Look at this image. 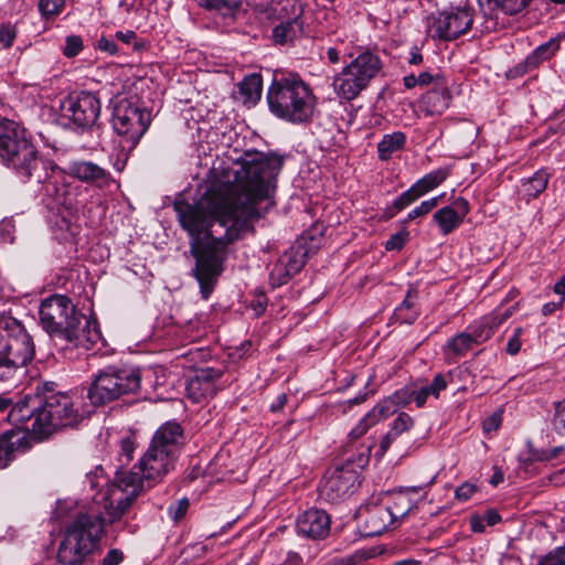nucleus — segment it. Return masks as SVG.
Segmentation results:
<instances>
[{"instance_id": "f257e3e1", "label": "nucleus", "mask_w": 565, "mask_h": 565, "mask_svg": "<svg viewBox=\"0 0 565 565\" xmlns=\"http://www.w3.org/2000/svg\"><path fill=\"white\" fill-rule=\"evenodd\" d=\"M282 163L284 158L276 153L246 151L236 162L230 195L195 204L174 202L178 220L191 237L193 275L203 299L211 296L224 270L227 245L252 232L253 222L274 205L271 193Z\"/></svg>"}, {"instance_id": "f03ea898", "label": "nucleus", "mask_w": 565, "mask_h": 565, "mask_svg": "<svg viewBox=\"0 0 565 565\" xmlns=\"http://www.w3.org/2000/svg\"><path fill=\"white\" fill-rule=\"evenodd\" d=\"M183 445L180 424L167 422L157 429L138 465L129 471H117L114 484L105 491L116 502V508L108 511L110 521L120 519L141 491L174 470Z\"/></svg>"}, {"instance_id": "7ed1b4c3", "label": "nucleus", "mask_w": 565, "mask_h": 565, "mask_svg": "<svg viewBox=\"0 0 565 565\" xmlns=\"http://www.w3.org/2000/svg\"><path fill=\"white\" fill-rule=\"evenodd\" d=\"M83 419L74 399L67 394H53L41 401L36 396L26 395L19 402L12 401L8 413V422L25 436L30 431L42 439L53 431L74 427Z\"/></svg>"}, {"instance_id": "20e7f679", "label": "nucleus", "mask_w": 565, "mask_h": 565, "mask_svg": "<svg viewBox=\"0 0 565 565\" xmlns=\"http://www.w3.org/2000/svg\"><path fill=\"white\" fill-rule=\"evenodd\" d=\"M39 315L41 326L52 338L75 347L90 349L102 338L96 320L79 313L66 296L54 295L43 300Z\"/></svg>"}, {"instance_id": "39448f33", "label": "nucleus", "mask_w": 565, "mask_h": 565, "mask_svg": "<svg viewBox=\"0 0 565 565\" xmlns=\"http://www.w3.org/2000/svg\"><path fill=\"white\" fill-rule=\"evenodd\" d=\"M97 497H100L105 512L92 510L89 513L79 514L66 527L57 550V561L62 565H83L97 546L104 531V523L111 522L108 511L116 508L114 500L100 490L93 497L96 502H98Z\"/></svg>"}, {"instance_id": "423d86ee", "label": "nucleus", "mask_w": 565, "mask_h": 565, "mask_svg": "<svg viewBox=\"0 0 565 565\" xmlns=\"http://www.w3.org/2000/svg\"><path fill=\"white\" fill-rule=\"evenodd\" d=\"M266 99L274 116L292 124L310 121L317 105L312 89L297 73L276 75Z\"/></svg>"}, {"instance_id": "0eeeda50", "label": "nucleus", "mask_w": 565, "mask_h": 565, "mask_svg": "<svg viewBox=\"0 0 565 565\" xmlns=\"http://www.w3.org/2000/svg\"><path fill=\"white\" fill-rule=\"evenodd\" d=\"M0 160L23 181L35 179L42 182L46 177L41 171L43 162L35 146L28 139L25 130L12 120L0 121Z\"/></svg>"}, {"instance_id": "6e6552de", "label": "nucleus", "mask_w": 565, "mask_h": 565, "mask_svg": "<svg viewBox=\"0 0 565 565\" xmlns=\"http://www.w3.org/2000/svg\"><path fill=\"white\" fill-rule=\"evenodd\" d=\"M35 347L26 329L15 319L0 322V382H17L33 360Z\"/></svg>"}, {"instance_id": "1a4fd4ad", "label": "nucleus", "mask_w": 565, "mask_h": 565, "mask_svg": "<svg viewBox=\"0 0 565 565\" xmlns=\"http://www.w3.org/2000/svg\"><path fill=\"white\" fill-rule=\"evenodd\" d=\"M382 68L381 57L364 51L334 75L333 90L339 98L353 100L380 75Z\"/></svg>"}, {"instance_id": "9d476101", "label": "nucleus", "mask_w": 565, "mask_h": 565, "mask_svg": "<svg viewBox=\"0 0 565 565\" xmlns=\"http://www.w3.org/2000/svg\"><path fill=\"white\" fill-rule=\"evenodd\" d=\"M140 383L139 369L108 366L94 376L88 398L93 405H105L124 395L136 393L140 388Z\"/></svg>"}, {"instance_id": "9b49d317", "label": "nucleus", "mask_w": 565, "mask_h": 565, "mask_svg": "<svg viewBox=\"0 0 565 565\" xmlns=\"http://www.w3.org/2000/svg\"><path fill=\"white\" fill-rule=\"evenodd\" d=\"M151 122V115L146 107L131 98H120L114 107L111 126L119 137L122 150L132 151Z\"/></svg>"}, {"instance_id": "f8f14e48", "label": "nucleus", "mask_w": 565, "mask_h": 565, "mask_svg": "<svg viewBox=\"0 0 565 565\" xmlns=\"http://www.w3.org/2000/svg\"><path fill=\"white\" fill-rule=\"evenodd\" d=\"M360 473L353 466L351 458L343 465L330 468L324 475L320 487V497L330 502L338 503L351 495L360 484Z\"/></svg>"}, {"instance_id": "ddd939ff", "label": "nucleus", "mask_w": 565, "mask_h": 565, "mask_svg": "<svg viewBox=\"0 0 565 565\" xmlns=\"http://www.w3.org/2000/svg\"><path fill=\"white\" fill-rule=\"evenodd\" d=\"M473 22L472 9L450 8L427 19V28L434 39L451 41L467 33Z\"/></svg>"}, {"instance_id": "4468645a", "label": "nucleus", "mask_w": 565, "mask_h": 565, "mask_svg": "<svg viewBox=\"0 0 565 565\" xmlns=\"http://www.w3.org/2000/svg\"><path fill=\"white\" fill-rule=\"evenodd\" d=\"M100 102L93 93L81 92L71 95L61 103V118L66 120L65 125H73L75 128H92L100 114Z\"/></svg>"}, {"instance_id": "2eb2a0df", "label": "nucleus", "mask_w": 565, "mask_h": 565, "mask_svg": "<svg viewBox=\"0 0 565 565\" xmlns=\"http://www.w3.org/2000/svg\"><path fill=\"white\" fill-rule=\"evenodd\" d=\"M223 376L222 369L195 367L193 374L186 381V397L194 403H203L213 398L220 390V381Z\"/></svg>"}, {"instance_id": "dca6fc26", "label": "nucleus", "mask_w": 565, "mask_h": 565, "mask_svg": "<svg viewBox=\"0 0 565 565\" xmlns=\"http://www.w3.org/2000/svg\"><path fill=\"white\" fill-rule=\"evenodd\" d=\"M298 535L318 541L324 540L331 530V518L321 509H309L300 513L296 520Z\"/></svg>"}, {"instance_id": "f3484780", "label": "nucleus", "mask_w": 565, "mask_h": 565, "mask_svg": "<svg viewBox=\"0 0 565 565\" xmlns=\"http://www.w3.org/2000/svg\"><path fill=\"white\" fill-rule=\"evenodd\" d=\"M67 173L82 182L96 186L108 184L111 179L110 173L103 167L93 161L75 160L68 163Z\"/></svg>"}, {"instance_id": "a211bd4d", "label": "nucleus", "mask_w": 565, "mask_h": 565, "mask_svg": "<svg viewBox=\"0 0 565 565\" xmlns=\"http://www.w3.org/2000/svg\"><path fill=\"white\" fill-rule=\"evenodd\" d=\"M451 99L452 96L448 88V83H440L422 96L419 108L427 116H438L448 109Z\"/></svg>"}, {"instance_id": "6ab92c4d", "label": "nucleus", "mask_w": 565, "mask_h": 565, "mask_svg": "<svg viewBox=\"0 0 565 565\" xmlns=\"http://www.w3.org/2000/svg\"><path fill=\"white\" fill-rule=\"evenodd\" d=\"M514 311V307L504 311H495L490 316L483 317L469 328V332L473 335L476 344L486 342L494 333V331L509 319Z\"/></svg>"}, {"instance_id": "aec40b11", "label": "nucleus", "mask_w": 565, "mask_h": 565, "mask_svg": "<svg viewBox=\"0 0 565 565\" xmlns=\"http://www.w3.org/2000/svg\"><path fill=\"white\" fill-rule=\"evenodd\" d=\"M365 530L367 536L381 535L396 519L388 507L373 504L365 508Z\"/></svg>"}, {"instance_id": "412c9836", "label": "nucleus", "mask_w": 565, "mask_h": 565, "mask_svg": "<svg viewBox=\"0 0 565 565\" xmlns=\"http://www.w3.org/2000/svg\"><path fill=\"white\" fill-rule=\"evenodd\" d=\"M28 440L20 430H7L0 435V469L6 468L14 458L15 451L26 450Z\"/></svg>"}, {"instance_id": "4be33fe9", "label": "nucleus", "mask_w": 565, "mask_h": 565, "mask_svg": "<svg viewBox=\"0 0 565 565\" xmlns=\"http://www.w3.org/2000/svg\"><path fill=\"white\" fill-rule=\"evenodd\" d=\"M414 426V419L407 413H399L391 424L390 430L382 438L380 450L384 454L391 445L403 434L411 430Z\"/></svg>"}, {"instance_id": "5701e85b", "label": "nucleus", "mask_w": 565, "mask_h": 565, "mask_svg": "<svg viewBox=\"0 0 565 565\" xmlns=\"http://www.w3.org/2000/svg\"><path fill=\"white\" fill-rule=\"evenodd\" d=\"M262 90L263 78L256 73L245 76L238 84V94L244 104H256L260 99Z\"/></svg>"}, {"instance_id": "b1692460", "label": "nucleus", "mask_w": 565, "mask_h": 565, "mask_svg": "<svg viewBox=\"0 0 565 565\" xmlns=\"http://www.w3.org/2000/svg\"><path fill=\"white\" fill-rule=\"evenodd\" d=\"M406 145V135L403 131H394L383 136L377 143V156L381 161L390 160L393 154L402 150Z\"/></svg>"}, {"instance_id": "393cba45", "label": "nucleus", "mask_w": 565, "mask_h": 565, "mask_svg": "<svg viewBox=\"0 0 565 565\" xmlns=\"http://www.w3.org/2000/svg\"><path fill=\"white\" fill-rule=\"evenodd\" d=\"M448 175L449 170L447 168H439L425 174L423 178L417 180L411 188L419 199L427 192L439 186L448 178Z\"/></svg>"}, {"instance_id": "a878e982", "label": "nucleus", "mask_w": 565, "mask_h": 565, "mask_svg": "<svg viewBox=\"0 0 565 565\" xmlns=\"http://www.w3.org/2000/svg\"><path fill=\"white\" fill-rule=\"evenodd\" d=\"M550 174L546 170H537L531 178L524 180L521 185V191L526 201L537 198L543 193L547 186Z\"/></svg>"}, {"instance_id": "bb28decb", "label": "nucleus", "mask_w": 565, "mask_h": 565, "mask_svg": "<svg viewBox=\"0 0 565 565\" xmlns=\"http://www.w3.org/2000/svg\"><path fill=\"white\" fill-rule=\"evenodd\" d=\"M434 221L439 226L440 232L448 235L460 225L462 216L451 206H445L434 214Z\"/></svg>"}, {"instance_id": "cd10ccee", "label": "nucleus", "mask_w": 565, "mask_h": 565, "mask_svg": "<svg viewBox=\"0 0 565 565\" xmlns=\"http://www.w3.org/2000/svg\"><path fill=\"white\" fill-rule=\"evenodd\" d=\"M300 30V23L297 19L281 21L273 29V40L277 44H287L297 38Z\"/></svg>"}, {"instance_id": "c85d7f7f", "label": "nucleus", "mask_w": 565, "mask_h": 565, "mask_svg": "<svg viewBox=\"0 0 565 565\" xmlns=\"http://www.w3.org/2000/svg\"><path fill=\"white\" fill-rule=\"evenodd\" d=\"M473 335L470 332H461L450 339L445 348L447 358L465 355L476 344Z\"/></svg>"}, {"instance_id": "c756f323", "label": "nucleus", "mask_w": 565, "mask_h": 565, "mask_svg": "<svg viewBox=\"0 0 565 565\" xmlns=\"http://www.w3.org/2000/svg\"><path fill=\"white\" fill-rule=\"evenodd\" d=\"M448 385V380L445 374H437L431 384L422 387L418 391H415V403L417 407H423L428 398V396L433 395L436 398L439 396L440 392L444 391Z\"/></svg>"}, {"instance_id": "7c9ffc66", "label": "nucleus", "mask_w": 565, "mask_h": 565, "mask_svg": "<svg viewBox=\"0 0 565 565\" xmlns=\"http://www.w3.org/2000/svg\"><path fill=\"white\" fill-rule=\"evenodd\" d=\"M558 49V43L551 40L535 49V51L529 55L525 60V64L533 68L539 65L542 61L548 60Z\"/></svg>"}, {"instance_id": "2f4dec72", "label": "nucleus", "mask_w": 565, "mask_h": 565, "mask_svg": "<svg viewBox=\"0 0 565 565\" xmlns=\"http://www.w3.org/2000/svg\"><path fill=\"white\" fill-rule=\"evenodd\" d=\"M198 3L209 10H216L223 15H234L239 9L242 0H196Z\"/></svg>"}, {"instance_id": "473e14b6", "label": "nucleus", "mask_w": 565, "mask_h": 565, "mask_svg": "<svg viewBox=\"0 0 565 565\" xmlns=\"http://www.w3.org/2000/svg\"><path fill=\"white\" fill-rule=\"evenodd\" d=\"M396 403L393 401L391 396L384 398L380 403H377L367 414L366 419L373 420L375 424L381 419L387 418L393 415L397 411Z\"/></svg>"}, {"instance_id": "72a5a7b5", "label": "nucleus", "mask_w": 565, "mask_h": 565, "mask_svg": "<svg viewBox=\"0 0 565 565\" xmlns=\"http://www.w3.org/2000/svg\"><path fill=\"white\" fill-rule=\"evenodd\" d=\"M281 264L286 265L288 270L294 275L301 270L305 266V253L300 248L291 247L286 250L279 258Z\"/></svg>"}, {"instance_id": "f704fd0d", "label": "nucleus", "mask_w": 565, "mask_h": 565, "mask_svg": "<svg viewBox=\"0 0 565 565\" xmlns=\"http://www.w3.org/2000/svg\"><path fill=\"white\" fill-rule=\"evenodd\" d=\"M416 193L409 188L404 191L398 198H396L392 205L386 209V214L390 217H393L396 213L404 210L406 206L411 205L413 202L417 200Z\"/></svg>"}, {"instance_id": "c9c22d12", "label": "nucleus", "mask_w": 565, "mask_h": 565, "mask_svg": "<svg viewBox=\"0 0 565 565\" xmlns=\"http://www.w3.org/2000/svg\"><path fill=\"white\" fill-rule=\"evenodd\" d=\"M292 276L294 274L288 270L286 265L277 260L269 274V281L273 287H280L287 284Z\"/></svg>"}, {"instance_id": "e433bc0d", "label": "nucleus", "mask_w": 565, "mask_h": 565, "mask_svg": "<svg viewBox=\"0 0 565 565\" xmlns=\"http://www.w3.org/2000/svg\"><path fill=\"white\" fill-rule=\"evenodd\" d=\"M532 0H489L505 14H516L521 12Z\"/></svg>"}, {"instance_id": "4c0bfd02", "label": "nucleus", "mask_w": 565, "mask_h": 565, "mask_svg": "<svg viewBox=\"0 0 565 565\" xmlns=\"http://www.w3.org/2000/svg\"><path fill=\"white\" fill-rule=\"evenodd\" d=\"M65 6V0H40L39 10L46 18H53L60 14Z\"/></svg>"}, {"instance_id": "58836bf2", "label": "nucleus", "mask_w": 565, "mask_h": 565, "mask_svg": "<svg viewBox=\"0 0 565 565\" xmlns=\"http://www.w3.org/2000/svg\"><path fill=\"white\" fill-rule=\"evenodd\" d=\"M83 47L82 38L79 35L72 34L66 36L62 52L66 57H74L82 52Z\"/></svg>"}, {"instance_id": "ea45409f", "label": "nucleus", "mask_w": 565, "mask_h": 565, "mask_svg": "<svg viewBox=\"0 0 565 565\" xmlns=\"http://www.w3.org/2000/svg\"><path fill=\"white\" fill-rule=\"evenodd\" d=\"M416 295H414L412 291H408L405 299L403 300L402 305L397 309L398 316L408 323H412L417 318V312H411L406 316H403L404 311H409L413 309L415 305Z\"/></svg>"}, {"instance_id": "a19ab883", "label": "nucleus", "mask_w": 565, "mask_h": 565, "mask_svg": "<svg viewBox=\"0 0 565 565\" xmlns=\"http://www.w3.org/2000/svg\"><path fill=\"white\" fill-rule=\"evenodd\" d=\"M438 201H439L438 196L423 201L418 206H416L408 213L407 221H412V220H415L416 217L428 214L434 207L437 206Z\"/></svg>"}, {"instance_id": "79ce46f5", "label": "nucleus", "mask_w": 565, "mask_h": 565, "mask_svg": "<svg viewBox=\"0 0 565 565\" xmlns=\"http://www.w3.org/2000/svg\"><path fill=\"white\" fill-rule=\"evenodd\" d=\"M86 483L89 484L92 490H96L98 488H103L108 486V478L104 475V469L102 467H97L95 471L86 475Z\"/></svg>"}, {"instance_id": "37998d69", "label": "nucleus", "mask_w": 565, "mask_h": 565, "mask_svg": "<svg viewBox=\"0 0 565 565\" xmlns=\"http://www.w3.org/2000/svg\"><path fill=\"white\" fill-rule=\"evenodd\" d=\"M552 425L558 433L565 431V399L555 404Z\"/></svg>"}, {"instance_id": "c03bdc74", "label": "nucleus", "mask_w": 565, "mask_h": 565, "mask_svg": "<svg viewBox=\"0 0 565 565\" xmlns=\"http://www.w3.org/2000/svg\"><path fill=\"white\" fill-rule=\"evenodd\" d=\"M537 565H565V547H557L550 552Z\"/></svg>"}, {"instance_id": "a18cd8bd", "label": "nucleus", "mask_w": 565, "mask_h": 565, "mask_svg": "<svg viewBox=\"0 0 565 565\" xmlns=\"http://www.w3.org/2000/svg\"><path fill=\"white\" fill-rule=\"evenodd\" d=\"M393 401L396 403L397 408L415 402V390L408 387L401 388L391 395Z\"/></svg>"}, {"instance_id": "49530a36", "label": "nucleus", "mask_w": 565, "mask_h": 565, "mask_svg": "<svg viewBox=\"0 0 565 565\" xmlns=\"http://www.w3.org/2000/svg\"><path fill=\"white\" fill-rule=\"evenodd\" d=\"M409 233L407 231H401L390 237V239L385 243V248L387 250H399L404 247L406 242L408 241Z\"/></svg>"}, {"instance_id": "de8ad7c7", "label": "nucleus", "mask_w": 565, "mask_h": 565, "mask_svg": "<svg viewBox=\"0 0 565 565\" xmlns=\"http://www.w3.org/2000/svg\"><path fill=\"white\" fill-rule=\"evenodd\" d=\"M17 36L15 30L10 24H0V46L8 49L12 45Z\"/></svg>"}, {"instance_id": "09e8293b", "label": "nucleus", "mask_w": 565, "mask_h": 565, "mask_svg": "<svg viewBox=\"0 0 565 565\" xmlns=\"http://www.w3.org/2000/svg\"><path fill=\"white\" fill-rule=\"evenodd\" d=\"M417 82L419 86H426V85H433V87L439 85L440 83L447 82L445 76L440 73H430V72H423L417 76Z\"/></svg>"}, {"instance_id": "8fccbe9b", "label": "nucleus", "mask_w": 565, "mask_h": 565, "mask_svg": "<svg viewBox=\"0 0 565 565\" xmlns=\"http://www.w3.org/2000/svg\"><path fill=\"white\" fill-rule=\"evenodd\" d=\"M523 334V328L518 327L513 330L512 337L507 343V353L510 355H516L522 347L521 335Z\"/></svg>"}, {"instance_id": "3c124183", "label": "nucleus", "mask_w": 565, "mask_h": 565, "mask_svg": "<svg viewBox=\"0 0 565 565\" xmlns=\"http://www.w3.org/2000/svg\"><path fill=\"white\" fill-rule=\"evenodd\" d=\"M188 509L189 501L184 498L170 505L168 513L173 521L178 522L185 515Z\"/></svg>"}, {"instance_id": "603ef678", "label": "nucleus", "mask_w": 565, "mask_h": 565, "mask_svg": "<svg viewBox=\"0 0 565 565\" xmlns=\"http://www.w3.org/2000/svg\"><path fill=\"white\" fill-rule=\"evenodd\" d=\"M135 451V441L130 438H125L120 441V461L121 463H129L132 459Z\"/></svg>"}, {"instance_id": "864d4df0", "label": "nucleus", "mask_w": 565, "mask_h": 565, "mask_svg": "<svg viewBox=\"0 0 565 565\" xmlns=\"http://www.w3.org/2000/svg\"><path fill=\"white\" fill-rule=\"evenodd\" d=\"M477 490L478 488L476 484L463 482L456 489L455 497L459 501H467L472 497L473 493L477 492Z\"/></svg>"}, {"instance_id": "5fc2aeb1", "label": "nucleus", "mask_w": 565, "mask_h": 565, "mask_svg": "<svg viewBox=\"0 0 565 565\" xmlns=\"http://www.w3.org/2000/svg\"><path fill=\"white\" fill-rule=\"evenodd\" d=\"M96 47L102 52H105L109 55H115L118 52V46L114 39L107 36H100L96 42Z\"/></svg>"}, {"instance_id": "6e6d98bb", "label": "nucleus", "mask_w": 565, "mask_h": 565, "mask_svg": "<svg viewBox=\"0 0 565 565\" xmlns=\"http://www.w3.org/2000/svg\"><path fill=\"white\" fill-rule=\"evenodd\" d=\"M375 423L366 419V415L360 420V423L350 431L349 437L351 439H358L362 437Z\"/></svg>"}, {"instance_id": "4d7b16f0", "label": "nucleus", "mask_w": 565, "mask_h": 565, "mask_svg": "<svg viewBox=\"0 0 565 565\" xmlns=\"http://www.w3.org/2000/svg\"><path fill=\"white\" fill-rule=\"evenodd\" d=\"M501 423H502V415L500 412H495V413L491 414L483 422L482 427H483L484 433L490 434L492 431L498 430Z\"/></svg>"}, {"instance_id": "13d9d810", "label": "nucleus", "mask_w": 565, "mask_h": 565, "mask_svg": "<svg viewBox=\"0 0 565 565\" xmlns=\"http://www.w3.org/2000/svg\"><path fill=\"white\" fill-rule=\"evenodd\" d=\"M124 561V553L118 548H111L103 558L100 565H119Z\"/></svg>"}, {"instance_id": "bf43d9fd", "label": "nucleus", "mask_w": 565, "mask_h": 565, "mask_svg": "<svg viewBox=\"0 0 565 565\" xmlns=\"http://www.w3.org/2000/svg\"><path fill=\"white\" fill-rule=\"evenodd\" d=\"M190 362L199 363L204 362L210 356V352L203 348H196L194 350H190L184 355Z\"/></svg>"}, {"instance_id": "052dcab7", "label": "nucleus", "mask_w": 565, "mask_h": 565, "mask_svg": "<svg viewBox=\"0 0 565 565\" xmlns=\"http://www.w3.org/2000/svg\"><path fill=\"white\" fill-rule=\"evenodd\" d=\"M53 394H63L62 392H55L54 383H43L42 385H38L36 394L34 396L39 397L41 401H44L46 396Z\"/></svg>"}, {"instance_id": "680f3d73", "label": "nucleus", "mask_w": 565, "mask_h": 565, "mask_svg": "<svg viewBox=\"0 0 565 565\" xmlns=\"http://www.w3.org/2000/svg\"><path fill=\"white\" fill-rule=\"evenodd\" d=\"M303 558L297 552L290 551L281 565H302Z\"/></svg>"}, {"instance_id": "e2e57ef3", "label": "nucleus", "mask_w": 565, "mask_h": 565, "mask_svg": "<svg viewBox=\"0 0 565 565\" xmlns=\"http://www.w3.org/2000/svg\"><path fill=\"white\" fill-rule=\"evenodd\" d=\"M115 36L117 40H119L126 44H130L137 39V35L134 31H126V32L118 31V32H116Z\"/></svg>"}, {"instance_id": "0e129e2a", "label": "nucleus", "mask_w": 565, "mask_h": 565, "mask_svg": "<svg viewBox=\"0 0 565 565\" xmlns=\"http://www.w3.org/2000/svg\"><path fill=\"white\" fill-rule=\"evenodd\" d=\"M288 402V396L286 394H280L276 398V401L270 405V411L274 413L280 412L286 403Z\"/></svg>"}, {"instance_id": "69168bd1", "label": "nucleus", "mask_w": 565, "mask_h": 565, "mask_svg": "<svg viewBox=\"0 0 565 565\" xmlns=\"http://www.w3.org/2000/svg\"><path fill=\"white\" fill-rule=\"evenodd\" d=\"M482 518L488 525H495L501 520L500 514L495 510H488Z\"/></svg>"}, {"instance_id": "338daca9", "label": "nucleus", "mask_w": 565, "mask_h": 565, "mask_svg": "<svg viewBox=\"0 0 565 565\" xmlns=\"http://www.w3.org/2000/svg\"><path fill=\"white\" fill-rule=\"evenodd\" d=\"M326 54H327V57L330 63L335 64V63L340 62L341 51L338 47H335V46L328 47Z\"/></svg>"}, {"instance_id": "774afa93", "label": "nucleus", "mask_w": 565, "mask_h": 565, "mask_svg": "<svg viewBox=\"0 0 565 565\" xmlns=\"http://www.w3.org/2000/svg\"><path fill=\"white\" fill-rule=\"evenodd\" d=\"M562 306H563V301H559V302H547V303H545L543 306L542 313L544 316L552 315L553 312H555L556 310L562 308Z\"/></svg>"}]
</instances>
